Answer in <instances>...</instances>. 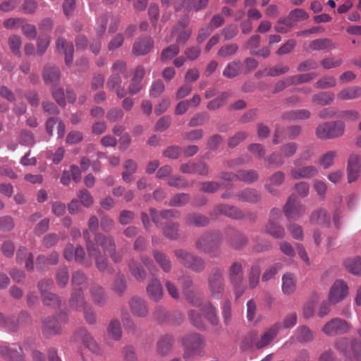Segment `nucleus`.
Listing matches in <instances>:
<instances>
[{
    "label": "nucleus",
    "instance_id": "obj_40",
    "mask_svg": "<svg viewBox=\"0 0 361 361\" xmlns=\"http://www.w3.org/2000/svg\"><path fill=\"white\" fill-rule=\"evenodd\" d=\"M88 256L95 260L96 266L100 271H104L107 268V259L102 255L99 247L89 248Z\"/></svg>",
    "mask_w": 361,
    "mask_h": 361
},
{
    "label": "nucleus",
    "instance_id": "obj_34",
    "mask_svg": "<svg viewBox=\"0 0 361 361\" xmlns=\"http://www.w3.org/2000/svg\"><path fill=\"white\" fill-rule=\"evenodd\" d=\"M310 116V111L307 109L291 110L285 112L282 115V119L288 121H298L308 119Z\"/></svg>",
    "mask_w": 361,
    "mask_h": 361
},
{
    "label": "nucleus",
    "instance_id": "obj_36",
    "mask_svg": "<svg viewBox=\"0 0 361 361\" xmlns=\"http://www.w3.org/2000/svg\"><path fill=\"white\" fill-rule=\"evenodd\" d=\"M238 200L250 203H255L260 199V194L255 189L246 188L238 192L235 195Z\"/></svg>",
    "mask_w": 361,
    "mask_h": 361
},
{
    "label": "nucleus",
    "instance_id": "obj_32",
    "mask_svg": "<svg viewBox=\"0 0 361 361\" xmlns=\"http://www.w3.org/2000/svg\"><path fill=\"white\" fill-rule=\"evenodd\" d=\"M185 224L197 227H204L209 224V219L205 215L198 213H190L185 217Z\"/></svg>",
    "mask_w": 361,
    "mask_h": 361
},
{
    "label": "nucleus",
    "instance_id": "obj_48",
    "mask_svg": "<svg viewBox=\"0 0 361 361\" xmlns=\"http://www.w3.org/2000/svg\"><path fill=\"white\" fill-rule=\"evenodd\" d=\"M335 95L331 92H322L312 97L313 102L321 106L331 104L334 99Z\"/></svg>",
    "mask_w": 361,
    "mask_h": 361
},
{
    "label": "nucleus",
    "instance_id": "obj_45",
    "mask_svg": "<svg viewBox=\"0 0 361 361\" xmlns=\"http://www.w3.org/2000/svg\"><path fill=\"white\" fill-rule=\"evenodd\" d=\"M108 336L114 341H119L122 337L121 323L118 319H112L107 328Z\"/></svg>",
    "mask_w": 361,
    "mask_h": 361
},
{
    "label": "nucleus",
    "instance_id": "obj_10",
    "mask_svg": "<svg viewBox=\"0 0 361 361\" xmlns=\"http://www.w3.org/2000/svg\"><path fill=\"white\" fill-rule=\"evenodd\" d=\"M351 325L341 318H334L326 322L322 328V331L327 336H334L344 334L350 331Z\"/></svg>",
    "mask_w": 361,
    "mask_h": 361
},
{
    "label": "nucleus",
    "instance_id": "obj_51",
    "mask_svg": "<svg viewBox=\"0 0 361 361\" xmlns=\"http://www.w3.org/2000/svg\"><path fill=\"white\" fill-rule=\"evenodd\" d=\"M202 312L204 314L207 319L212 324L216 325L219 322V318L217 316V312L216 308L210 303H207L203 309Z\"/></svg>",
    "mask_w": 361,
    "mask_h": 361
},
{
    "label": "nucleus",
    "instance_id": "obj_59",
    "mask_svg": "<svg viewBox=\"0 0 361 361\" xmlns=\"http://www.w3.org/2000/svg\"><path fill=\"white\" fill-rule=\"evenodd\" d=\"M42 298L43 304L46 306H50L53 308H56L59 307L61 305V300L59 298L52 293L49 292L42 295Z\"/></svg>",
    "mask_w": 361,
    "mask_h": 361
},
{
    "label": "nucleus",
    "instance_id": "obj_56",
    "mask_svg": "<svg viewBox=\"0 0 361 361\" xmlns=\"http://www.w3.org/2000/svg\"><path fill=\"white\" fill-rule=\"evenodd\" d=\"M336 155V151H328L319 158L318 163L324 169H328L334 164Z\"/></svg>",
    "mask_w": 361,
    "mask_h": 361
},
{
    "label": "nucleus",
    "instance_id": "obj_54",
    "mask_svg": "<svg viewBox=\"0 0 361 361\" xmlns=\"http://www.w3.org/2000/svg\"><path fill=\"white\" fill-rule=\"evenodd\" d=\"M228 97L229 93L226 92H222L218 97L211 100L207 104V109L209 110H215L220 108L221 106H223L226 104Z\"/></svg>",
    "mask_w": 361,
    "mask_h": 361
},
{
    "label": "nucleus",
    "instance_id": "obj_22",
    "mask_svg": "<svg viewBox=\"0 0 361 361\" xmlns=\"http://www.w3.org/2000/svg\"><path fill=\"white\" fill-rule=\"evenodd\" d=\"M56 49L65 54V63L69 66L73 61V54L74 51L72 42H67L63 37H59L56 42Z\"/></svg>",
    "mask_w": 361,
    "mask_h": 361
},
{
    "label": "nucleus",
    "instance_id": "obj_52",
    "mask_svg": "<svg viewBox=\"0 0 361 361\" xmlns=\"http://www.w3.org/2000/svg\"><path fill=\"white\" fill-rule=\"evenodd\" d=\"M179 224L174 222H168L163 229L164 235L171 240H176L179 236Z\"/></svg>",
    "mask_w": 361,
    "mask_h": 361
},
{
    "label": "nucleus",
    "instance_id": "obj_26",
    "mask_svg": "<svg viewBox=\"0 0 361 361\" xmlns=\"http://www.w3.org/2000/svg\"><path fill=\"white\" fill-rule=\"evenodd\" d=\"M290 173L293 179L312 178L318 174L317 169L314 166L302 168H293Z\"/></svg>",
    "mask_w": 361,
    "mask_h": 361
},
{
    "label": "nucleus",
    "instance_id": "obj_55",
    "mask_svg": "<svg viewBox=\"0 0 361 361\" xmlns=\"http://www.w3.org/2000/svg\"><path fill=\"white\" fill-rule=\"evenodd\" d=\"M238 50L237 44H224L219 49L217 55L219 57L226 58L234 55Z\"/></svg>",
    "mask_w": 361,
    "mask_h": 361
},
{
    "label": "nucleus",
    "instance_id": "obj_4",
    "mask_svg": "<svg viewBox=\"0 0 361 361\" xmlns=\"http://www.w3.org/2000/svg\"><path fill=\"white\" fill-rule=\"evenodd\" d=\"M335 348L345 357L355 361H361V340L342 337L334 343Z\"/></svg>",
    "mask_w": 361,
    "mask_h": 361
},
{
    "label": "nucleus",
    "instance_id": "obj_14",
    "mask_svg": "<svg viewBox=\"0 0 361 361\" xmlns=\"http://www.w3.org/2000/svg\"><path fill=\"white\" fill-rule=\"evenodd\" d=\"M75 341L82 343L93 353L99 355L101 349L93 337L85 329H80L73 335Z\"/></svg>",
    "mask_w": 361,
    "mask_h": 361
},
{
    "label": "nucleus",
    "instance_id": "obj_49",
    "mask_svg": "<svg viewBox=\"0 0 361 361\" xmlns=\"http://www.w3.org/2000/svg\"><path fill=\"white\" fill-rule=\"evenodd\" d=\"M295 23L287 16L286 18H280L276 25L274 26V30L280 33L288 32L293 27L295 26Z\"/></svg>",
    "mask_w": 361,
    "mask_h": 361
},
{
    "label": "nucleus",
    "instance_id": "obj_16",
    "mask_svg": "<svg viewBox=\"0 0 361 361\" xmlns=\"http://www.w3.org/2000/svg\"><path fill=\"white\" fill-rule=\"evenodd\" d=\"M128 305L130 310L134 316L145 317L149 313L147 302L140 297H133L129 300Z\"/></svg>",
    "mask_w": 361,
    "mask_h": 361
},
{
    "label": "nucleus",
    "instance_id": "obj_13",
    "mask_svg": "<svg viewBox=\"0 0 361 361\" xmlns=\"http://www.w3.org/2000/svg\"><path fill=\"white\" fill-rule=\"evenodd\" d=\"M348 293L347 283L343 280H336L331 286L329 300L332 304H336L343 300Z\"/></svg>",
    "mask_w": 361,
    "mask_h": 361
},
{
    "label": "nucleus",
    "instance_id": "obj_43",
    "mask_svg": "<svg viewBox=\"0 0 361 361\" xmlns=\"http://www.w3.org/2000/svg\"><path fill=\"white\" fill-rule=\"evenodd\" d=\"M73 290L83 291L87 285V278L85 274L80 271H75L71 280Z\"/></svg>",
    "mask_w": 361,
    "mask_h": 361
},
{
    "label": "nucleus",
    "instance_id": "obj_37",
    "mask_svg": "<svg viewBox=\"0 0 361 361\" xmlns=\"http://www.w3.org/2000/svg\"><path fill=\"white\" fill-rule=\"evenodd\" d=\"M174 343L171 335L166 334L161 336L157 342V350L160 355H164L169 353Z\"/></svg>",
    "mask_w": 361,
    "mask_h": 361
},
{
    "label": "nucleus",
    "instance_id": "obj_35",
    "mask_svg": "<svg viewBox=\"0 0 361 361\" xmlns=\"http://www.w3.org/2000/svg\"><path fill=\"white\" fill-rule=\"evenodd\" d=\"M188 20L185 19L183 22L178 23L173 29V35H176V33H178V36L176 38V41L178 43H185L191 35V31L190 30L185 29V26L188 25Z\"/></svg>",
    "mask_w": 361,
    "mask_h": 361
},
{
    "label": "nucleus",
    "instance_id": "obj_27",
    "mask_svg": "<svg viewBox=\"0 0 361 361\" xmlns=\"http://www.w3.org/2000/svg\"><path fill=\"white\" fill-rule=\"evenodd\" d=\"M281 290L283 294L290 295L296 289L297 279L294 274L286 273L282 276Z\"/></svg>",
    "mask_w": 361,
    "mask_h": 361
},
{
    "label": "nucleus",
    "instance_id": "obj_47",
    "mask_svg": "<svg viewBox=\"0 0 361 361\" xmlns=\"http://www.w3.org/2000/svg\"><path fill=\"white\" fill-rule=\"evenodd\" d=\"M345 269L354 275H361V257L348 258L344 261Z\"/></svg>",
    "mask_w": 361,
    "mask_h": 361
},
{
    "label": "nucleus",
    "instance_id": "obj_44",
    "mask_svg": "<svg viewBox=\"0 0 361 361\" xmlns=\"http://www.w3.org/2000/svg\"><path fill=\"white\" fill-rule=\"evenodd\" d=\"M295 335L298 341L300 343H308L314 338V333L307 326H300L295 330Z\"/></svg>",
    "mask_w": 361,
    "mask_h": 361
},
{
    "label": "nucleus",
    "instance_id": "obj_21",
    "mask_svg": "<svg viewBox=\"0 0 361 361\" xmlns=\"http://www.w3.org/2000/svg\"><path fill=\"white\" fill-rule=\"evenodd\" d=\"M361 167L360 157L355 154L350 155L348 161V176L350 183L355 181L358 176Z\"/></svg>",
    "mask_w": 361,
    "mask_h": 361
},
{
    "label": "nucleus",
    "instance_id": "obj_64",
    "mask_svg": "<svg viewBox=\"0 0 361 361\" xmlns=\"http://www.w3.org/2000/svg\"><path fill=\"white\" fill-rule=\"evenodd\" d=\"M190 200V195L186 193H178L174 195L169 202L172 207H182L186 204Z\"/></svg>",
    "mask_w": 361,
    "mask_h": 361
},
{
    "label": "nucleus",
    "instance_id": "obj_7",
    "mask_svg": "<svg viewBox=\"0 0 361 361\" xmlns=\"http://www.w3.org/2000/svg\"><path fill=\"white\" fill-rule=\"evenodd\" d=\"M96 245L100 246L106 255H109L115 262H120L122 255L116 250V243L112 236H106L102 233H97L94 237Z\"/></svg>",
    "mask_w": 361,
    "mask_h": 361
},
{
    "label": "nucleus",
    "instance_id": "obj_30",
    "mask_svg": "<svg viewBox=\"0 0 361 361\" xmlns=\"http://www.w3.org/2000/svg\"><path fill=\"white\" fill-rule=\"evenodd\" d=\"M69 305L71 308L78 311H83L88 307L84 298L83 291L73 290Z\"/></svg>",
    "mask_w": 361,
    "mask_h": 361
},
{
    "label": "nucleus",
    "instance_id": "obj_62",
    "mask_svg": "<svg viewBox=\"0 0 361 361\" xmlns=\"http://www.w3.org/2000/svg\"><path fill=\"white\" fill-rule=\"evenodd\" d=\"M179 47L176 44H171L164 49H163L161 54V59L163 61H166L172 59L179 53Z\"/></svg>",
    "mask_w": 361,
    "mask_h": 361
},
{
    "label": "nucleus",
    "instance_id": "obj_6",
    "mask_svg": "<svg viewBox=\"0 0 361 361\" xmlns=\"http://www.w3.org/2000/svg\"><path fill=\"white\" fill-rule=\"evenodd\" d=\"M345 132V124L341 121L325 122L316 128V135L322 140L334 139L341 137Z\"/></svg>",
    "mask_w": 361,
    "mask_h": 361
},
{
    "label": "nucleus",
    "instance_id": "obj_63",
    "mask_svg": "<svg viewBox=\"0 0 361 361\" xmlns=\"http://www.w3.org/2000/svg\"><path fill=\"white\" fill-rule=\"evenodd\" d=\"M50 43V37L46 34L39 36L37 42V53L42 56L46 51Z\"/></svg>",
    "mask_w": 361,
    "mask_h": 361
},
{
    "label": "nucleus",
    "instance_id": "obj_5",
    "mask_svg": "<svg viewBox=\"0 0 361 361\" xmlns=\"http://www.w3.org/2000/svg\"><path fill=\"white\" fill-rule=\"evenodd\" d=\"M208 289L211 295L221 299L225 292V279L224 271L219 267H214L207 278Z\"/></svg>",
    "mask_w": 361,
    "mask_h": 361
},
{
    "label": "nucleus",
    "instance_id": "obj_41",
    "mask_svg": "<svg viewBox=\"0 0 361 361\" xmlns=\"http://www.w3.org/2000/svg\"><path fill=\"white\" fill-rule=\"evenodd\" d=\"M338 98L341 100H352L361 97V87L350 86L341 90L338 93Z\"/></svg>",
    "mask_w": 361,
    "mask_h": 361
},
{
    "label": "nucleus",
    "instance_id": "obj_17",
    "mask_svg": "<svg viewBox=\"0 0 361 361\" xmlns=\"http://www.w3.org/2000/svg\"><path fill=\"white\" fill-rule=\"evenodd\" d=\"M279 210L273 209L271 211L270 220L266 226L267 232L275 238H283L285 236V230L278 222L275 221V216H277Z\"/></svg>",
    "mask_w": 361,
    "mask_h": 361
},
{
    "label": "nucleus",
    "instance_id": "obj_29",
    "mask_svg": "<svg viewBox=\"0 0 361 361\" xmlns=\"http://www.w3.org/2000/svg\"><path fill=\"white\" fill-rule=\"evenodd\" d=\"M106 87L109 90H115L119 98H122L126 94L125 89L121 87V78L117 73H111L106 82Z\"/></svg>",
    "mask_w": 361,
    "mask_h": 361
},
{
    "label": "nucleus",
    "instance_id": "obj_23",
    "mask_svg": "<svg viewBox=\"0 0 361 361\" xmlns=\"http://www.w3.org/2000/svg\"><path fill=\"white\" fill-rule=\"evenodd\" d=\"M146 291L149 298L155 302H158L162 298L163 288L159 280L155 277L149 282Z\"/></svg>",
    "mask_w": 361,
    "mask_h": 361
},
{
    "label": "nucleus",
    "instance_id": "obj_20",
    "mask_svg": "<svg viewBox=\"0 0 361 361\" xmlns=\"http://www.w3.org/2000/svg\"><path fill=\"white\" fill-rule=\"evenodd\" d=\"M154 260L164 273H169L172 269L170 257L163 251L154 249L152 252Z\"/></svg>",
    "mask_w": 361,
    "mask_h": 361
},
{
    "label": "nucleus",
    "instance_id": "obj_46",
    "mask_svg": "<svg viewBox=\"0 0 361 361\" xmlns=\"http://www.w3.org/2000/svg\"><path fill=\"white\" fill-rule=\"evenodd\" d=\"M238 176L240 181L250 184L258 180L259 173L254 169H243L238 171Z\"/></svg>",
    "mask_w": 361,
    "mask_h": 361
},
{
    "label": "nucleus",
    "instance_id": "obj_8",
    "mask_svg": "<svg viewBox=\"0 0 361 361\" xmlns=\"http://www.w3.org/2000/svg\"><path fill=\"white\" fill-rule=\"evenodd\" d=\"M67 322V314L61 313L56 317H47L43 322L42 333L49 337L61 334L62 324Z\"/></svg>",
    "mask_w": 361,
    "mask_h": 361
},
{
    "label": "nucleus",
    "instance_id": "obj_28",
    "mask_svg": "<svg viewBox=\"0 0 361 361\" xmlns=\"http://www.w3.org/2000/svg\"><path fill=\"white\" fill-rule=\"evenodd\" d=\"M310 222L314 224L329 227L331 223V216L325 209L320 208L312 213Z\"/></svg>",
    "mask_w": 361,
    "mask_h": 361
},
{
    "label": "nucleus",
    "instance_id": "obj_53",
    "mask_svg": "<svg viewBox=\"0 0 361 361\" xmlns=\"http://www.w3.org/2000/svg\"><path fill=\"white\" fill-rule=\"evenodd\" d=\"M260 272L261 269L258 265H253L251 267L248 275L249 287L251 289L255 288L258 285Z\"/></svg>",
    "mask_w": 361,
    "mask_h": 361
},
{
    "label": "nucleus",
    "instance_id": "obj_19",
    "mask_svg": "<svg viewBox=\"0 0 361 361\" xmlns=\"http://www.w3.org/2000/svg\"><path fill=\"white\" fill-rule=\"evenodd\" d=\"M285 173L282 171H276L269 177L267 183H265V189L271 195L276 196L279 194V190L276 187L282 185L285 180Z\"/></svg>",
    "mask_w": 361,
    "mask_h": 361
},
{
    "label": "nucleus",
    "instance_id": "obj_50",
    "mask_svg": "<svg viewBox=\"0 0 361 361\" xmlns=\"http://www.w3.org/2000/svg\"><path fill=\"white\" fill-rule=\"evenodd\" d=\"M298 145L294 142H288L280 147V152L284 159L293 157L297 152Z\"/></svg>",
    "mask_w": 361,
    "mask_h": 361
},
{
    "label": "nucleus",
    "instance_id": "obj_25",
    "mask_svg": "<svg viewBox=\"0 0 361 361\" xmlns=\"http://www.w3.org/2000/svg\"><path fill=\"white\" fill-rule=\"evenodd\" d=\"M227 242L232 248L239 250L247 245L248 238L241 232L232 229V233L228 238Z\"/></svg>",
    "mask_w": 361,
    "mask_h": 361
},
{
    "label": "nucleus",
    "instance_id": "obj_15",
    "mask_svg": "<svg viewBox=\"0 0 361 361\" xmlns=\"http://www.w3.org/2000/svg\"><path fill=\"white\" fill-rule=\"evenodd\" d=\"M183 293L186 300L195 307H199L202 304V298L193 288V283L190 279H186L182 286Z\"/></svg>",
    "mask_w": 361,
    "mask_h": 361
},
{
    "label": "nucleus",
    "instance_id": "obj_2",
    "mask_svg": "<svg viewBox=\"0 0 361 361\" xmlns=\"http://www.w3.org/2000/svg\"><path fill=\"white\" fill-rule=\"evenodd\" d=\"M182 345L184 348L183 357L190 359L192 356H202L204 354L205 341L199 334H188L183 337Z\"/></svg>",
    "mask_w": 361,
    "mask_h": 361
},
{
    "label": "nucleus",
    "instance_id": "obj_3",
    "mask_svg": "<svg viewBox=\"0 0 361 361\" xmlns=\"http://www.w3.org/2000/svg\"><path fill=\"white\" fill-rule=\"evenodd\" d=\"M222 240L223 235L219 231L207 232L196 240L195 247L200 252L215 254Z\"/></svg>",
    "mask_w": 361,
    "mask_h": 361
},
{
    "label": "nucleus",
    "instance_id": "obj_60",
    "mask_svg": "<svg viewBox=\"0 0 361 361\" xmlns=\"http://www.w3.org/2000/svg\"><path fill=\"white\" fill-rule=\"evenodd\" d=\"M281 268L282 264L281 263H275L269 267L262 274V281H268L273 279Z\"/></svg>",
    "mask_w": 361,
    "mask_h": 361
},
{
    "label": "nucleus",
    "instance_id": "obj_58",
    "mask_svg": "<svg viewBox=\"0 0 361 361\" xmlns=\"http://www.w3.org/2000/svg\"><path fill=\"white\" fill-rule=\"evenodd\" d=\"M336 85V78L334 76L326 75L317 80L314 85V87L317 89H326L329 87H334Z\"/></svg>",
    "mask_w": 361,
    "mask_h": 361
},
{
    "label": "nucleus",
    "instance_id": "obj_1",
    "mask_svg": "<svg viewBox=\"0 0 361 361\" xmlns=\"http://www.w3.org/2000/svg\"><path fill=\"white\" fill-rule=\"evenodd\" d=\"M281 328V325L280 323H275L259 337L256 331H250L242 340L240 348L243 350H247L251 348L262 349L271 343L276 337Z\"/></svg>",
    "mask_w": 361,
    "mask_h": 361
},
{
    "label": "nucleus",
    "instance_id": "obj_61",
    "mask_svg": "<svg viewBox=\"0 0 361 361\" xmlns=\"http://www.w3.org/2000/svg\"><path fill=\"white\" fill-rule=\"evenodd\" d=\"M265 160L269 166L275 167H280L285 164V159L281 152H272Z\"/></svg>",
    "mask_w": 361,
    "mask_h": 361
},
{
    "label": "nucleus",
    "instance_id": "obj_57",
    "mask_svg": "<svg viewBox=\"0 0 361 361\" xmlns=\"http://www.w3.org/2000/svg\"><path fill=\"white\" fill-rule=\"evenodd\" d=\"M332 46V42L328 38L317 39L312 41L309 45L310 49L319 51L329 48Z\"/></svg>",
    "mask_w": 361,
    "mask_h": 361
},
{
    "label": "nucleus",
    "instance_id": "obj_31",
    "mask_svg": "<svg viewBox=\"0 0 361 361\" xmlns=\"http://www.w3.org/2000/svg\"><path fill=\"white\" fill-rule=\"evenodd\" d=\"M89 291L91 299L95 305L103 306L106 302V296L102 286L93 284L90 286Z\"/></svg>",
    "mask_w": 361,
    "mask_h": 361
},
{
    "label": "nucleus",
    "instance_id": "obj_42",
    "mask_svg": "<svg viewBox=\"0 0 361 361\" xmlns=\"http://www.w3.org/2000/svg\"><path fill=\"white\" fill-rule=\"evenodd\" d=\"M242 70V63L240 60L229 62L223 71V75L226 78H233L240 75Z\"/></svg>",
    "mask_w": 361,
    "mask_h": 361
},
{
    "label": "nucleus",
    "instance_id": "obj_38",
    "mask_svg": "<svg viewBox=\"0 0 361 361\" xmlns=\"http://www.w3.org/2000/svg\"><path fill=\"white\" fill-rule=\"evenodd\" d=\"M60 78V71L58 68L47 65L43 71V79L47 84H55Z\"/></svg>",
    "mask_w": 361,
    "mask_h": 361
},
{
    "label": "nucleus",
    "instance_id": "obj_9",
    "mask_svg": "<svg viewBox=\"0 0 361 361\" xmlns=\"http://www.w3.org/2000/svg\"><path fill=\"white\" fill-rule=\"evenodd\" d=\"M283 210L288 220L296 221L305 213L306 207L295 195H291L289 196Z\"/></svg>",
    "mask_w": 361,
    "mask_h": 361
},
{
    "label": "nucleus",
    "instance_id": "obj_18",
    "mask_svg": "<svg viewBox=\"0 0 361 361\" xmlns=\"http://www.w3.org/2000/svg\"><path fill=\"white\" fill-rule=\"evenodd\" d=\"M150 215L155 225L160 227L162 224V219H177L180 216V212L174 209H165L159 212L155 209L152 208L150 209Z\"/></svg>",
    "mask_w": 361,
    "mask_h": 361
},
{
    "label": "nucleus",
    "instance_id": "obj_12",
    "mask_svg": "<svg viewBox=\"0 0 361 361\" xmlns=\"http://www.w3.org/2000/svg\"><path fill=\"white\" fill-rule=\"evenodd\" d=\"M228 279L230 284L235 288H239L244 280L243 264L240 262H233L228 269Z\"/></svg>",
    "mask_w": 361,
    "mask_h": 361
},
{
    "label": "nucleus",
    "instance_id": "obj_33",
    "mask_svg": "<svg viewBox=\"0 0 361 361\" xmlns=\"http://www.w3.org/2000/svg\"><path fill=\"white\" fill-rule=\"evenodd\" d=\"M128 269L132 276L138 281H144L147 278V271L143 266L135 259L128 262Z\"/></svg>",
    "mask_w": 361,
    "mask_h": 361
},
{
    "label": "nucleus",
    "instance_id": "obj_39",
    "mask_svg": "<svg viewBox=\"0 0 361 361\" xmlns=\"http://www.w3.org/2000/svg\"><path fill=\"white\" fill-rule=\"evenodd\" d=\"M124 171L122 172V179L126 183H130L133 180V174L137 170V164L134 160L127 159L123 164Z\"/></svg>",
    "mask_w": 361,
    "mask_h": 361
},
{
    "label": "nucleus",
    "instance_id": "obj_24",
    "mask_svg": "<svg viewBox=\"0 0 361 361\" xmlns=\"http://www.w3.org/2000/svg\"><path fill=\"white\" fill-rule=\"evenodd\" d=\"M154 46V41L149 37L137 39L133 47V51L136 55L147 54Z\"/></svg>",
    "mask_w": 361,
    "mask_h": 361
},
{
    "label": "nucleus",
    "instance_id": "obj_11",
    "mask_svg": "<svg viewBox=\"0 0 361 361\" xmlns=\"http://www.w3.org/2000/svg\"><path fill=\"white\" fill-rule=\"evenodd\" d=\"M211 216L216 217L218 215H224L233 219H242L245 217V213L239 208L228 204L216 205L209 213Z\"/></svg>",
    "mask_w": 361,
    "mask_h": 361
}]
</instances>
